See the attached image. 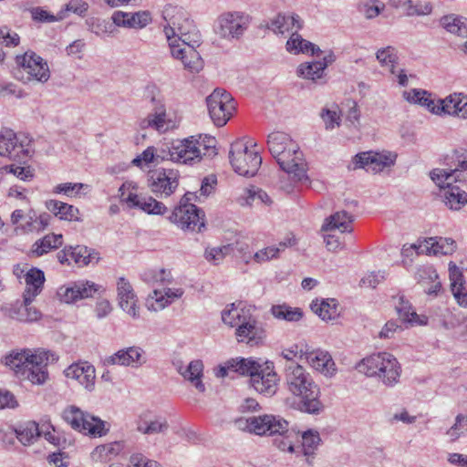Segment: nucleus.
Instances as JSON below:
<instances>
[{"mask_svg": "<svg viewBox=\"0 0 467 467\" xmlns=\"http://www.w3.org/2000/svg\"><path fill=\"white\" fill-rule=\"evenodd\" d=\"M162 17L166 22L163 31L171 56L181 60L184 68L192 73L202 70L203 61L196 50L202 42V36L187 13L182 7L167 5L162 11Z\"/></svg>", "mask_w": 467, "mask_h": 467, "instance_id": "1", "label": "nucleus"}, {"mask_svg": "<svg viewBox=\"0 0 467 467\" xmlns=\"http://www.w3.org/2000/svg\"><path fill=\"white\" fill-rule=\"evenodd\" d=\"M285 389L299 400V409L308 414H319L324 406L319 400L320 389L312 376L298 363L284 367Z\"/></svg>", "mask_w": 467, "mask_h": 467, "instance_id": "2", "label": "nucleus"}, {"mask_svg": "<svg viewBox=\"0 0 467 467\" xmlns=\"http://www.w3.org/2000/svg\"><path fill=\"white\" fill-rule=\"evenodd\" d=\"M268 150L276 161L280 168L289 174L296 182L307 181L306 162L299 146L291 137L281 131H275L268 135Z\"/></svg>", "mask_w": 467, "mask_h": 467, "instance_id": "3", "label": "nucleus"}, {"mask_svg": "<svg viewBox=\"0 0 467 467\" xmlns=\"http://www.w3.org/2000/svg\"><path fill=\"white\" fill-rule=\"evenodd\" d=\"M48 356L49 353L46 350L38 349L32 352L25 349L12 351L5 357L4 362L19 378L26 379L33 384H43L47 378L45 368L48 363Z\"/></svg>", "mask_w": 467, "mask_h": 467, "instance_id": "4", "label": "nucleus"}, {"mask_svg": "<svg viewBox=\"0 0 467 467\" xmlns=\"http://www.w3.org/2000/svg\"><path fill=\"white\" fill-rule=\"evenodd\" d=\"M357 368L368 377H377L386 387L398 384L401 374L399 361L388 352L372 354L363 358L358 363Z\"/></svg>", "mask_w": 467, "mask_h": 467, "instance_id": "5", "label": "nucleus"}, {"mask_svg": "<svg viewBox=\"0 0 467 467\" xmlns=\"http://www.w3.org/2000/svg\"><path fill=\"white\" fill-rule=\"evenodd\" d=\"M202 148L207 150L203 142L194 139V137L174 141L171 146L155 150L156 163L159 164L163 161H171L183 164H192L200 161L203 154Z\"/></svg>", "mask_w": 467, "mask_h": 467, "instance_id": "6", "label": "nucleus"}, {"mask_svg": "<svg viewBox=\"0 0 467 467\" xmlns=\"http://www.w3.org/2000/svg\"><path fill=\"white\" fill-rule=\"evenodd\" d=\"M16 64L15 78L25 84L32 81L46 83L50 78L47 62L34 51L16 56Z\"/></svg>", "mask_w": 467, "mask_h": 467, "instance_id": "7", "label": "nucleus"}, {"mask_svg": "<svg viewBox=\"0 0 467 467\" xmlns=\"http://www.w3.org/2000/svg\"><path fill=\"white\" fill-rule=\"evenodd\" d=\"M229 161L236 173L246 177L255 175L262 164L259 153L249 150L243 140H237L231 144Z\"/></svg>", "mask_w": 467, "mask_h": 467, "instance_id": "8", "label": "nucleus"}, {"mask_svg": "<svg viewBox=\"0 0 467 467\" xmlns=\"http://www.w3.org/2000/svg\"><path fill=\"white\" fill-rule=\"evenodd\" d=\"M239 429L246 430L256 435L285 434L288 431V422L271 414L240 418L235 420Z\"/></svg>", "mask_w": 467, "mask_h": 467, "instance_id": "9", "label": "nucleus"}, {"mask_svg": "<svg viewBox=\"0 0 467 467\" xmlns=\"http://www.w3.org/2000/svg\"><path fill=\"white\" fill-rule=\"evenodd\" d=\"M206 104L211 119L217 127L224 126L235 110L232 95L222 88H215L206 98Z\"/></svg>", "mask_w": 467, "mask_h": 467, "instance_id": "10", "label": "nucleus"}, {"mask_svg": "<svg viewBox=\"0 0 467 467\" xmlns=\"http://www.w3.org/2000/svg\"><path fill=\"white\" fill-rule=\"evenodd\" d=\"M63 419L78 431L88 433L93 436L105 435L108 430L105 422L100 419L84 412L76 406L67 408L63 412Z\"/></svg>", "mask_w": 467, "mask_h": 467, "instance_id": "11", "label": "nucleus"}, {"mask_svg": "<svg viewBox=\"0 0 467 467\" xmlns=\"http://www.w3.org/2000/svg\"><path fill=\"white\" fill-rule=\"evenodd\" d=\"M396 158L397 154L388 150L360 152L353 158L348 170L365 169L368 172L378 173L394 165Z\"/></svg>", "mask_w": 467, "mask_h": 467, "instance_id": "12", "label": "nucleus"}, {"mask_svg": "<svg viewBox=\"0 0 467 467\" xmlns=\"http://www.w3.org/2000/svg\"><path fill=\"white\" fill-rule=\"evenodd\" d=\"M179 176L173 169H156L148 173V186L157 197H169L179 186Z\"/></svg>", "mask_w": 467, "mask_h": 467, "instance_id": "13", "label": "nucleus"}, {"mask_svg": "<svg viewBox=\"0 0 467 467\" xmlns=\"http://www.w3.org/2000/svg\"><path fill=\"white\" fill-rule=\"evenodd\" d=\"M451 159L453 165L449 168H436L430 172L431 179L442 188L446 181L462 182L464 180L462 171H467V151L455 150Z\"/></svg>", "mask_w": 467, "mask_h": 467, "instance_id": "14", "label": "nucleus"}, {"mask_svg": "<svg viewBox=\"0 0 467 467\" xmlns=\"http://www.w3.org/2000/svg\"><path fill=\"white\" fill-rule=\"evenodd\" d=\"M250 16L240 12H228L218 18V34L223 38H239L247 29Z\"/></svg>", "mask_w": 467, "mask_h": 467, "instance_id": "15", "label": "nucleus"}, {"mask_svg": "<svg viewBox=\"0 0 467 467\" xmlns=\"http://www.w3.org/2000/svg\"><path fill=\"white\" fill-rule=\"evenodd\" d=\"M0 155L11 160L25 161L29 155L28 143L20 140L12 130H3L0 131Z\"/></svg>", "mask_w": 467, "mask_h": 467, "instance_id": "16", "label": "nucleus"}, {"mask_svg": "<svg viewBox=\"0 0 467 467\" xmlns=\"http://www.w3.org/2000/svg\"><path fill=\"white\" fill-rule=\"evenodd\" d=\"M279 377L274 369L273 363L261 364L259 369L250 379L251 386L260 394L272 397L278 389Z\"/></svg>", "mask_w": 467, "mask_h": 467, "instance_id": "17", "label": "nucleus"}, {"mask_svg": "<svg viewBox=\"0 0 467 467\" xmlns=\"http://www.w3.org/2000/svg\"><path fill=\"white\" fill-rule=\"evenodd\" d=\"M125 184L119 189L120 201L127 203L130 208H140L149 214L161 215L167 211V207L151 196H140L130 192L128 197H124Z\"/></svg>", "mask_w": 467, "mask_h": 467, "instance_id": "18", "label": "nucleus"}, {"mask_svg": "<svg viewBox=\"0 0 467 467\" xmlns=\"http://www.w3.org/2000/svg\"><path fill=\"white\" fill-rule=\"evenodd\" d=\"M117 296L119 306L129 316L138 318V297L131 284L125 278L119 277L117 281Z\"/></svg>", "mask_w": 467, "mask_h": 467, "instance_id": "19", "label": "nucleus"}, {"mask_svg": "<svg viewBox=\"0 0 467 467\" xmlns=\"http://www.w3.org/2000/svg\"><path fill=\"white\" fill-rule=\"evenodd\" d=\"M235 337L239 343L254 347L262 344L265 338V330L251 316L235 329Z\"/></svg>", "mask_w": 467, "mask_h": 467, "instance_id": "20", "label": "nucleus"}, {"mask_svg": "<svg viewBox=\"0 0 467 467\" xmlns=\"http://www.w3.org/2000/svg\"><path fill=\"white\" fill-rule=\"evenodd\" d=\"M67 379L78 381L87 390L91 391L95 387V368L88 362L74 363L67 367L65 371Z\"/></svg>", "mask_w": 467, "mask_h": 467, "instance_id": "21", "label": "nucleus"}, {"mask_svg": "<svg viewBox=\"0 0 467 467\" xmlns=\"http://www.w3.org/2000/svg\"><path fill=\"white\" fill-rule=\"evenodd\" d=\"M265 26L276 35H284L298 31L302 27V23L297 15L279 13L270 18Z\"/></svg>", "mask_w": 467, "mask_h": 467, "instance_id": "22", "label": "nucleus"}, {"mask_svg": "<svg viewBox=\"0 0 467 467\" xmlns=\"http://www.w3.org/2000/svg\"><path fill=\"white\" fill-rule=\"evenodd\" d=\"M112 20L114 24L119 26L143 28L150 23L151 16L148 11H140L136 13L117 11L113 14Z\"/></svg>", "mask_w": 467, "mask_h": 467, "instance_id": "23", "label": "nucleus"}, {"mask_svg": "<svg viewBox=\"0 0 467 467\" xmlns=\"http://www.w3.org/2000/svg\"><path fill=\"white\" fill-rule=\"evenodd\" d=\"M143 351L140 348L130 347L121 349L105 358L106 365H119L138 367L144 361L141 360Z\"/></svg>", "mask_w": 467, "mask_h": 467, "instance_id": "24", "label": "nucleus"}, {"mask_svg": "<svg viewBox=\"0 0 467 467\" xmlns=\"http://www.w3.org/2000/svg\"><path fill=\"white\" fill-rule=\"evenodd\" d=\"M26 289L23 294L26 305L31 304L35 297L40 294L45 283L44 272L37 268H31L25 276Z\"/></svg>", "mask_w": 467, "mask_h": 467, "instance_id": "25", "label": "nucleus"}, {"mask_svg": "<svg viewBox=\"0 0 467 467\" xmlns=\"http://www.w3.org/2000/svg\"><path fill=\"white\" fill-rule=\"evenodd\" d=\"M456 244L454 240L443 237H430L425 239L419 246L421 253L429 254H451L454 252Z\"/></svg>", "mask_w": 467, "mask_h": 467, "instance_id": "26", "label": "nucleus"}, {"mask_svg": "<svg viewBox=\"0 0 467 467\" xmlns=\"http://www.w3.org/2000/svg\"><path fill=\"white\" fill-rule=\"evenodd\" d=\"M99 286L88 281L75 283L73 285L67 287L62 294L63 300L67 303H75L78 300L92 297L98 291Z\"/></svg>", "mask_w": 467, "mask_h": 467, "instance_id": "27", "label": "nucleus"}, {"mask_svg": "<svg viewBox=\"0 0 467 467\" xmlns=\"http://www.w3.org/2000/svg\"><path fill=\"white\" fill-rule=\"evenodd\" d=\"M449 276L451 281V290L462 306H467V290L464 286V278L460 268L452 262L449 264Z\"/></svg>", "mask_w": 467, "mask_h": 467, "instance_id": "28", "label": "nucleus"}, {"mask_svg": "<svg viewBox=\"0 0 467 467\" xmlns=\"http://www.w3.org/2000/svg\"><path fill=\"white\" fill-rule=\"evenodd\" d=\"M306 359L312 368L326 375H333L336 368L330 354L324 350L306 352Z\"/></svg>", "mask_w": 467, "mask_h": 467, "instance_id": "29", "label": "nucleus"}, {"mask_svg": "<svg viewBox=\"0 0 467 467\" xmlns=\"http://www.w3.org/2000/svg\"><path fill=\"white\" fill-rule=\"evenodd\" d=\"M454 181H446L441 190L445 204L451 210L458 211L467 203V192L459 186L453 185Z\"/></svg>", "mask_w": 467, "mask_h": 467, "instance_id": "30", "label": "nucleus"}, {"mask_svg": "<svg viewBox=\"0 0 467 467\" xmlns=\"http://www.w3.org/2000/svg\"><path fill=\"white\" fill-rule=\"evenodd\" d=\"M441 104L443 113L456 115L462 119H467V96L462 93H454L443 100H439Z\"/></svg>", "mask_w": 467, "mask_h": 467, "instance_id": "31", "label": "nucleus"}, {"mask_svg": "<svg viewBox=\"0 0 467 467\" xmlns=\"http://www.w3.org/2000/svg\"><path fill=\"white\" fill-rule=\"evenodd\" d=\"M354 221V216L346 211H338L331 214L326 219L322 226L323 231L339 230L343 233H351V223Z\"/></svg>", "mask_w": 467, "mask_h": 467, "instance_id": "32", "label": "nucleus"}, {"mask_svg": "<svg viewBox=\"0 0 467 467\" xmlns=\"http://www.w3.org/2000/svg\"><path fill=\"white\" fill-rule=\"evenodd\" d=\"M203 364L200 359L191 361L186 367L180 366L178 372L200 391L205 390V386L202 381Z\"/></svg>", "mask_w": 467, "mask_h": 467, "instance_id": "33", "label": "nucleus"}, {"mask_svg": "<svg viewBox=\"0 0 467 467\" xmlns=\"http://www.w3.org/2000/svg\"><path fill=\"white\" fill-rule=\"evenodd\" d=\"M286 50L289 53L295 55L299 53L306 54L310 52L312 55L318 56L320 53H322V51L317 45L304 39L301 36V35L297 33V31H294L290 38L287 40Z\"/></svg>", "mask_w": 467, "mask_h": 467, "instance_id": "34", "label": "nucleus"}, {"mask_svg": "<svg viewBox=\"0 0 467 467\" xmlns=\"http://www.w3.org/2000/svg\"><path fill=\"white\" fill-rule=\"evenodd\" d=\"M63 244L62 234H49L37 240L30 250L31 256L39 257L53 249L60 247Z\"/></svg>", "mask_w": 467, "mask_h": 467, "instance_id": "35", "label": "nucleus"}, {"mask_svg": "<svg viewBox=\"0 0 467 467\" xmlns=\"http://www.w3.org/2000/svg\"><path fill=\"white\" fill-rule=\"evenodd\" d=\"M182 216L177 217L178 220L172 219V213L169 217L171 223L178 225L183 230L201 231V228L204 226L203 216L204 213L199 208H195L192 213L182 214Z\"/></svg>", "mask_w": 467, "mask_h": 467, "instance_id": "36", "label": "nucleus"}, {"mask_svg": "<svg viewBox=\"0 0 467 467\" xmlns=\"http://www.w3.org/2000/svg\"><path fill=\"white\" fill-rule=\"evenodd\" d=\"M184 291L182 288H164L163 291L155 289L151 298L155 300V305L151 307L154 311L161 310L167 306L181 298Z\"/></svg>", "mask_w": 467, "mask_h": 467, "instance_id": "37", "label": "nucleus"}, {"mask_svg": "<svg viewBox=\"0 0 467 467\" xmlns=\"http://www.w3.org/2000/svg\"><path fill=\"white\" fill-rule=\"evenodd\" d=\"M396 310L400 319L411 325H426L428 318L425 316H419L413 309L410 303L405 300L403 296L399 297Z\"/></svg>", "mask_w": 467, "mask_h": 467, "instance_id": "38", "label": "nucleus"}, {"mask_svg": "<svg viewBox=\"0 0 467 467\" xmlns=\"http://www.w3.org/2000/svg\"><path fill=\"white\" fill-rule=\"evenodd\" d=\"M311 309L322 320H334L338 316L337 304L335 299H317L311 303Z\"/></svg>", "mask_w": 467, "mask_h": 467, "instance_id": "39", "label": "nucleus"}, {"mask_svg": "<svg viewBox=\"0 0 467 467\" xmlns=\"http://www.w3.org/2000/svg\"><path fill=\"white\" fill-rule=\"evenodd\" d=\"M19 441L26 446L33 444L40 436V426L36 421H27L16 430Z\"/></svg>", "mask_w": 467, "mask_h": 467, "instance_id": "40", "label": "nucleus"}, {"mask_svg": "<svg viewBox=\"0 0 467 467\" xmlns=\"http://www.w3.org/2000/svg\"><path fill=\"white\" fill-rule=\"evenodd\" d=\"M441 25L450 33L467 37V19L456 15H448L441 18Z\"/></svg>", "mask_w": 467, "mask_h": 467, "instance_id": "41", "label": "nucleus"}, {"mask_svg": "<svg viewBox=\"0 0 467 467\" xmlns=\"http://www.w3.org/2000/svg\"><path fill=\"white\" fill-rule=\"evenodd\" d=\"M122 450L123 445L119 441L99 445L94 449L91 457L95 462H107L119 455Z\"/></svg>", "mask_w": 467, "mask_h": 467, "instance_id": "42", "label": "nucleus"}, {"mask_svg": "<svg viewBox=\"0 0 467 467\" xmlns=\"http://www.w3.org/2000/svg\"><path fill=\"white\" fill-rule=\"evenodd\" d=\"M327 68V63L321 61L306 62L297 67V75L305 79L317 81L320 79Z\"/></svg>", "mask_w": 467, "mask_h": 467, "instance_id": "43", "label": "nucleus"}, {"mask_svg": "<svg viewBox=\"0 0 467 467\" xmlns=\"http://www.w3.org/2000/svg\"><path fill=\"white\" fill-rule=\"evenodd\" d=\"M70 257L79 265L97 264L99 261V253L88 249L87 246L77 245L69 247Z\"/></svg>", "mask_w": 467, "mask_h": 467, "instance_id": "44", "label": "nucleus"}, {"mask_svg": "<svg viewBox=\"0 0 467 467\" xmlns=\"http://www.w3.org/2000/svg\"><path fill=\"white\" fill-rule=\"evenodd\" d=\"M248 317L249 316L246 315L245 310L235 306L234 303L222 312L223 322L231 327L238 328Z\"/></svg>", "mask_w": 467, "mask_h": 467, "instance_id": "45", "label": "nucleus"}, {"mask_svg": "<svg viewBox=\"0 0 467 467\" xmlns=\"http://www.w3.org/2000/svg\"><path fill=\"white\" fill-rule=\"evenodd\" d=\"M166 119V107H153L151 113L143 119L140 125L142 129L152 128L156 130H161L164 128Z\"/></svg>", "mask_w": 467, "mask_h": 467, "instance_id": "46", "label": "nucleus"}, {"mask_svg": "<svg viewBox=\"0 0 467 467\" xmlns=\"http://www.w3.org/2000/svg\"><path fill=\"white\" fill-rule=\"evenodd\" d=\"M169 429V423L163 417H155L152 420L138 423L137 431L142 434L153 435L165 433Z\"/></svg>", "mask_w": 467, "mask_h": 467, "instance_id": "47", "label": "nucleus"}, {"mask_svg": "<svg viewBox=\"0 0 467 467\" xmlns=\"http://www.w3.org/2000/svg\"><path fill=\"white\" fill-rule=\"evenodd\" d=\"M260 366V363L252 358H235L230 359V368H233V372L242 376H249L250 379L252 375L257 372Z\"/></svg>", "mask_w": 467, "mask_h": 467, "instance_id": "48", "label": "nucleus"}, {"mask_svg": "<svg viewBox=\"0 0 467 467\" xmlns=\"http://www.w3.org/2000/svg\"><path fill=\"white\" fill-rule=\"evenodd\" d=\"M271 313L275 318L288 322H297L303 317V311L300 308L291 307L285 304L273 306Z\"/></svg>", "mask_w": 467, "mask_h": 467, "instance_id": "49", "label": "nucleus"}, {"mask_svg": "<svg viewBox=\"0 0 467 467\" xmlns=\"http://www.w3.org/2000/svg\"><path fill=\"white\" fill-rule=\"evenodd\" d=\"M141 279L144 282L152 285H170L173 281L171 271L164 268L148 269L142 273Z\"/></svg>", "mask_w": 467, "mask_h": 467, "instance_id": "50", "label": "nucleus"}, {"mask_svg": "<svg viewBox=\"0 0 467 467\" xmlns=\"http://www.w3.org/2000/svg\"><path fill=\"white\" fill-rule=\"evenodd\" d=\"M24 304H26L24 302ZM30 304L24 305V306L16 308H8L5 310V315L13 319H17L20 321H36L37 320L41 314L36 308L30 307Z\"/></svg>", "mask_w": 467, "mask_h": 467, "instance_id": "51", "label": "nucleus"}, {"mask_svg": "<svg viewBox=\"0 0 467 467\" xmlns=\"http://www.w3.org/2000/svg\"><path fill=\"white\" fill-rule=\"evenodd\" d=\"M50 215L47 213L40 214L36 216L34 214H28L26 222L21 225V228L26 233L40 232L45 230L50 221Z\"/></svg>", "mask_w": 467, "mask_h": 467, "instance_id": "52", "label": "nucleus"}, {"mask_svg": "<svg viewBox=\"0 0 467 467\" xmlns=\"http://www.w3.org/2000/svg\"><path fill=\"white\" fill-rule=\"evenodd\" d=\"M320 118L325 123L327 130H334L341 124V110L337 105L331 108H324L320 112Z\"/></svg>", "mask_w": 467, "mask_h": 467, "instance_id": "53", "label": "nucleus"}, {"mask_svg": "<svg viewBox=\"0 0 467 467\" xmlns=\"http://www.w3.org/2000/svg\"><path fill=\"white\" fill-rule=\"evenodd\" d=\"M321 439L317 431H307L302 435L301 451L304 456L315 455V451L320 444Z\"/></svg>", "mask_w": 467, "mask_h": 467, "instance_id": "54", "label": "nucleus"}, {"mask_svg": "<svg viewBox=\"0 0 467 467\" xmlns=\"http://www.w3.org/2000/svg\"><path fill=\"white\" fill-rule=\"evenodd\" d=\"M32 19L38 23H53L65 18V11L53 15L42 7H33L30 10Z\"/></svg>", "mask_w": 467, "mask_h": 467, "instance_id": "55", "label": "nucleus"}, {"mask_svg": "<svg viewBox=\"0 0 467 467\" xmlns=\"http://www.w3.org/2000/svg\"><path fill=\"white\" fill-rule=\"evenodd\" d=\"M197 195L195 192H186L180 201L179 206H177L172 212V219L178 220L177 217L182 216V214L192 213L198 208L196 205L190 203L191 201L195 200Z\"/></svg>", "mask_w": 467, "mask_h": 467, "instance_id": "56", "label": "nucleus"}, {"mask_svg": "<svg viewBox=\"0 0 467 467\" xmlns=\"http://www.w3.org/2000/svg\"><path fill=\"white\" fill-rule=\"evenodd\" d=\"M143 99L153 107H166L161 89L155 84H148L143 91Z\"/></svg>", "mask_w": 467, "mask_h": 467, "instance_id": "57", "label": "nucleus"}, {"mask_svg": "<svg viewBox=\"0 0 467 467\" xmlns=\"http://www.w3.org/2000/svg\"><path fill=\"white\" fill-rule=\"evenodd\" d=\"M376 58L382 67H387L394 73V64L396 63L397 56L395 49L392 47L380 48L376 53Z\"/></svg>", "mask_w": 467, "mask_h": 467, "instance_id": "58", "label": "nucleus"}, {"mask_svg": "<svg viewBox=\"0 0 467 467\" xmlns=\"http://www.w3.org/2000/svg\"><path fill=\"white\" fill-rule=\"evenodd\" d=\"M466 432L467 416L459 414L455 419V423L447 431V435L451 441H454Z\"/></svg>", "mask_w": 467, "mask_h": 467, "instance_id": "59", "label": "nucleus"}, {"mask_svg": "<svg viewBox=\"0 0 467 467\" xmlns=\"http://www.w3.org/2000/svg\"><path fill=\"white\" fill-rule=\"evenodd\" d=\"M231 251L230 245H223L221 247L207 248L205 250V258L213 265L220 264L224 256Z\"/></svg>", "mask_w": 467, "mask_h": 467, "instance_id": "60", "label": "nucleus"}, {"mask_svg": "<svg viewBox=\"0 0 467 467\" xmlns=\"http://www.w3.org/2000/svg\"><path fill=\"white\" fill-rule=\"evenodd\" d=\"M88 185L80 182H66L57 184L54 189V193H64L67 196H77L80 190L87 188Z\"/></svg>", "mask_w": 467, "mask_h": 467, "instance_id": "61", "label": "nucleus"}, {"mask_svg": "<svg viewBox=\"0 0 467 467\" xmlns=\"http://www.w3.org/2000/svg\"><path fill=\"white\" fill-rule=\"evenodd\" d=\"M2 172L13 173L16 177L26 181L33 178V172L29 167H20L15 165H6L1 168Z\"/></svg>", "mask_w": 467, "mask_h": 467, "instance_id": "62", "label": "nucleus"}, {"mask_svg": "<svg viewBox=\"0 0 467 467\" xmlns=\"http://www.w3.org/2000/svg\"><path fill=\"white\" fill-rule=\"evenodd\" d=\"M62 209L59 213V219L66 220V221H76V222H81V218L78 217L79 211L77 207L63 202L62 203Z\"/></svg>", "mask_w": 467, "mask_h": 467, "instance_id": "63", "label": "nucleus"}, {"mask_svg": "<svg viewBox=\"0 0 467 467\" xmlns=\"http://www.w3.org/2000/svg\"><path fill=\"white\" fill-rule=\"evenodd\" d=\"M130 462L134 467H161L156 461L149 460L140 453L132 454Z\"/></svg>", "mask_w": 467, "mask_h": 467, "instance_id": "64", "label": "nucleus"}]
</instances>
